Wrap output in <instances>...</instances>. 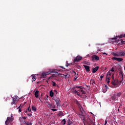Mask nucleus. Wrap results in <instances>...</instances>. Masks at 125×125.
Masks as SVG:
<instances>
[{"label":"nucleus","mask_w":125,"mask_h":125,"mask_svg":"<svg viewBox=\"0 0 125 125\" xmlns=\"http://www.w3.org/2000/svg\"><path fill=\"white\" fill-rule=\"evenodd\" d=\"M45 101H46V100H48L47 98H46V99H45Z\"/></svg>","instance_id":"57"},{"label":"nucleus","mask_w":125,"mask_h":125,"mask_svg":"<svg viewBox=\"0 0 125 125\" xmlns=\"http://www.w3.org/2000/svg\"><path fill=\"white\" fill-rule=\"evenodd\" d=\"M111 75H112V72H110V71H108L106 74V81H107V78H109V77H111Z\"/></svg>","instance_id":"14"},{"label":"nucleus","mask_w":125,"mask_h":125,"mask_svg":"<svg viewBox=\"0 0 125 125\" xmlns=\"http://www.w3.org/2000/svg\"><path fill=\"white\" fill-rule=\"evenodd\" d=\"M111 83L112 85H113V86H111L112 88H116L118 87V81L117 80L113 79L111 81Z\"/></svg>","instance_id":"2"},{"label":"nucleus","mask_w":125,"mask_h":125,"mask_svg":"<svg viewBox=\"0 0 125 125\" xmlns=\"http://www.w3.org/2000/svg\"><path fill=\"white\" fill-rule=\"evenodd\" d=\"M120 75V76L121 75L122 76L121 79H122V80L120 81V83H123V80H124V75H123L122 72H121Z\"/></svg>","instance_id":"22"},{"label":"nucleus","mask_w":125,"mask_h":125,"mask_svg":"<svg viewBox=\"0 0 125 125\" xmlns=\"http://www.w3.org/2000/svg\"><path fill=\"white\" fill-rule=\"evenodd\" d=\"M76 88H81V89H82V86H76Z\"/></svg>","instance_id":"38"},{"label":"nucleus","mask_w":125,"mask_h":125,"mask_svg":"<svg viewBox=\"0 0 125 125\" xmlns=\"http://www.w3.org/2000/svg\"><path fill=\"white\" fill-rule=\"evenodd\" d=\"M62 124L63 125H66V119H63L62 121Z\"/></svg>","instance_id":"19"},{"label":"nucleus","mask_w":125,"mask_h":125,"mask_svg":"<svg viewBox=\"0 0 125 125\" xmlns=\"http://www.w3.org/2000/svg\"><path fill=\"white\" fill-rule=\"evenodd\" d=\"M112 78L113 80H114V74H113L112 75Z\"/></svg>","instance_id":"50"},{"label":"nucleus","mask_w":125,"mask_h":125,"mask_svg":"<svg viewBox=\"0 0 125 125\" xmlns=\"http://www.w3.org/2000/svg\"><path fill=\"white\" fill-rule=\"evenodd\" d=\"M119 44H125V41L122 40L120 41V42H119Z\"/></svg>","instance_id":"29"},{"label":"nucleus","mask_w":125,"mask_h":125,"mask_svg":"<svg viewBox=\"0 0 125 125\" xmlns=\"http://www.w3.org/2000/svg\"><path fill=\"white\" fill-rule=\"evenodd\" d=\"M54 91L56 95H57V94H58V92L57 91V90H55Z\"/></svg>","instance_id":"41"},{"label":"nucleus","mask_w":125,"mask_h":125,"mask_svg":"<svg viewBox=\"0 0 125 125\" xmlns=\"http://www.w3.org/2000/svg\"><path fill=\"white\" fill-rule=\"evenodd\" d=\"M78 91H80L81 92H83V88L81 87V89L80 88V89L78 90Z\"/></svg>","instance_id":"36"},{"label":"nucleus","mask_w":125,"mask_h":125,"mask_svg":"<svg viewBox=\"0 0 125 125\" xmlns=\"http://www.w3.org/2000/svg\"><path fill=\"white\" fill-rule=\"evenodd\" d=\"M51 110H52V111H53V112H55V111H57V109H54V108H53Z\"/></svg>","instance_id":"40"},{"label":"nucleus","mask_w":125,"mask_h":125,"mask_svg":"<svg viewBox=\"0 0 125 125\" xmlns=\"http://www.w3.org/2000/svg\"><path fill=\"white\" fill-rule=\"evenodd\" d=\"M105 87H106V88H107V87H108V86H107V85H105Z\"/></svg>","instance_id":"55"},{"label":"nucleus","mask_w":125,"mask_h":125,"mask_svg":"<svg viewBox=\"0 0 125 125\" xmlns=\"http://www.w3.org/2000/svg\"><path fill=\"white\" fill-rule=\"evenodd\" d=\"M21 104L20 106L18 108L19 109V112H22V110H21V108H20V107H21Z\"/></svg>","instance_id":"37"},{"label":"nucleus","mask_w":125,"mask_h":125,"mask_svg":"<svg viewBox=\"0 0 125 125\" xmlns=\"http://www.w3.org/2000/svg\"><path fill=\"white\" fill-rule=\"evenodd\" d=\"M83 59V57L78 55L73 60V63H76V62H80L81 60Z\"/></svg>","instance_id":"4"},{"label":"nucleus","mask_w":125,"mask_h":125,"mask_svg":"<svg viewBox=\"0 0 125 125\" xmlns=\"http://www.w3.org/2000/svg\"><path fill=\"white\" fill-rule=\"evenodd\" d=\"M98 69H99V66H96V67L93 68L92 73H93V74H95V73H96V72L98 71Z\"/></svg>","instance_id":"10"},{"label":"nucleus","mask_w":125,"mask_h":125,"mask_svg":"<svg viewBox=\"0 0 125 125\" xmlns=\"http://www.w3.org/2000/svg\"><path fill=\"white\" fill-rule=\"evenodd\" d=\"M39 99L40 101H42V100H41V99L40 98H39Z\"/></svg>","instance_id":"58"},{"label":"nucleus","mask_w":125,"mask_h":125,"mask_svg":"<svg viewBox=\"0 0 125 125\" xmlns=\"http://www.w3.org/2000/svg\"><path fill=\"white\" fill-rule=\"evenodd\" d=\"M75 103L78 105V106H81V104H80V103L79 102V101L76 100L75 101Z\"/></svg>","instance_id":"27"},{"label":"nucleus","mask_w":125,"mask_h":125,"mask_svg":"<svg viewBox=\"0 0 125 125\" xmlns=\"http://www.w3.org/2000/svg\"><path fill=\"white\" fill-rule=\"evenodd\" d=\"M84 64L85 65H88V66H90V62L86 61L84 62Z\"/></svg>","instance_id":"21"},{"label":"nucleus","mask_w":125,"mask_h":125,"mask_svg":"<svg viewBox=\"0 0 125 125\" xmlns=\"http://www.w3.org/2000/svg\"><path fill=\"white\" fill-rule=\"evenodd\" d=\"M31 77L33 79V82H35V81H36V80L37 79V78H36V75L33 74V75H31Z\"/></svg>","instance_id":"16"},{"label":"nucleus","mask_w":125,"mask_h":125,"mask_svg":"<svg viewBox=\"0 0 125 125\" xmlns=\"http://www.w3.org/2000/svg\"><path fill=\"white\" fill-rule=\"evenodd\" d=\"M50 78H51V77H49V79H50Z\"/></svg>","instance_id":"62"},{"label":"nucleus","mask_w":125,"mask_h":125,"mask_svg":"<svg viewBox=\"0 0 125 125\" xmlns=\"http://www.w3.org/2000/svg\"><path fill=\"white\" fill-rule=\"evenodd\" d=\"M46 97H47V98H48V96L46 95Z\"/></svg>","instance_id":"60"},{"label":"nucleus","mask_w":125,"mask_h":125,"mask_svg":"<svg viewBox=\"0 0 125 125\" xmlns=\"http://www.w3.org/2000/svg\"><path fill=\"white\" fill-rule=\"evenodd\" d=\"M100 59L99 56L96 55H94L93 56H92V61H99Z\"/></svg>","instance_id":"5"},{"label":"nucleus","mask_w":125,"mask_h":125,"mask_svg":"<svg viewBox=\"0 0 125 125\" xmlns=\"http://www.w3.org/2000/svg\"><path fill=\"white\" fill-rule=\"evenodd\" d=\"M117 37H115V38H111V40H117Z\"/></svg>","instance_id":"42"},{"label":"nucleus","mask_w":125,"mask_h":125,"mask_svg":"<svg viewBox=\"0 0 125 125\" xmlns=\"http://www.w3.org/2000/svg\"><path fill=\"white\" fill-rule=\"evenodd\" d=\"M40 83V82H37V83Z\"/></svg>","instance_id":"63"},{"label":"nucleus","mask_w":125,"mask_h":125,"mask_svg":"<svg viewBox=\"0 0 125 125\" xmlns=\"http://www.w3.org/2000/svg\"><path fill=\"white\" fill-rule=\"evenodd\" d=\"M25 113H27V112H28V110H27V109H26L25 110H24Z\"/></svg>","instance_id":"53"},{"label":"nucleus","mask_w":125,"mask_h":125,"mask_svg":"<svg viewBox=\"0 0 125 125\" xmlns=\"http://www.w3.org/2000/svg\"><path fill=\"white\" fill-rule=\"evenodd\" d=\"M53 95H54V93L52 90H51L50 92V97H53Z\"/></svg>","instance_id":"17"},{"label":"nucleus","mask_w":125,"mask_h":125,"mask_svg":"<svg viewBox=\"0 0 125 125\" xmlns=\"http://www.w3.org/2000/svg\"><path fill=\"white\" fill-rule=\"evenodd\" d=\"M81 118L82 120H83V121H84V120H85V117H84L83 115H82Z\"/></svg>","instance_id":"28"},{"label":"nucleus","mask_w":125,"mask_h":125,"mask_svg":"<svg viewBox=\"0 0 125 125\" xmlns=\"http://www.w3.org/2000/svg\"><path fill=\"white\" fill-rule=\"evenodd\" d=\"M53 84L52 85L53 86H56V83L53 81H52Z\"/></svg>","instance_id":"35"},{"label":"nucleus","mask_w":125,"mask_h":125,"mask_svg":"<svg viewBox=\"0 0 125 125\" xmlns=\"http://www.w3.org/2000/svg\"><path fill=\"white\" fill-rule=\"evenodd\" d=\"M27 110H28V112H32V109H31V108H30V105L28 107Z\"/></svg>","instance_id":"34"},{"label":"nucleus","mask_w":125,"mask_h":125,"mask_svg":"<svg viewBox=\"0 0 125 125\" xmlns=\"http://www.w3.org/2000/svg\"><path fill=\"white\" fill-rule=\"evenodd\" d=\"M83 94H85V93L84 91L83 90V92H82Z\"/></svg>","instance_id":"51"},{"label":"nucleus","mask_w":125,"mask_h":125,"mask_svg":"<svg viewBox=\"0 0 125 125\" xmlns=\"http://www.w3.org/2000/svg\"><path fill=\"white\" fill-rule=\"evenodd\" d=\"M103 54H105L106 55H107V54L106 53H103Z\"/></svg>","instance_id":"54"},{"label":"nucleus","mask_w":125,"mask_h":125,"mask_svg":"<svg viewBox=\"0 0 125 125\" xmlns=\"http://www.w3.org/2000/svg\"><path fill=\"white\" fill-rule=\"evenodd\" d=\"M58 116H59V117H62L64 116V113L62 112V111H60L58 112Z\"/></svg>","instance_id":"13"},{"label":"nucleus","mask_w":125,"mask_h":125,"mask_svg":"<svg viewBox=\"0 0 125 125\" xmlns=\"http://www.w3.org/2000/svg\"><path fill=\"white\" fill-rule=\"evenodd\" d=\"M104 125H107V121H105Z\"/></svg>","instance_id":"47"},{"label":"nucleus","mask_w":125,"mask_h":125,"mask_svg":"<svg viewBox=\"0 0 125 125\" xmlns=\"http://www.w3.org/2000/svg\"><path fill=\"white\" fill-rule=\"evenodd\" d=\"M121 95H122V93L119 92L116 94V97L118 96V97H120V96H121Z\"/></svg>","instance_id":"30"},{"label":"nucleus","mask_w":125,"mask_h":125,"mask_svg":"<svg viewBox=\"0 0 125 125\" xmlns=\"http://www.w3.org/2000/svg\"><path fill=\"white\" fill-rule=\"evenodd\" d=\"M77 79H78V77L75 76L74 78V81H76V80H77Z\"/></svg>","instance_id":"46"},{"label":"nucleus","mask_w":125,"mask_h":125,"mask_svg":"<svg viewBox=\"0 0 125 125\" xmlns=\"http://www.w3.org/2000/svg\"><path fill=\"white\" fill-rule=\"evenodd\" d=\"M112 60H116V61H118V58H116V57H113L112 58Z\"/></svg>","instance_id":"33"},{"label":"nucleus","mask_w":125,"mask_h":125,"mask_svg":"<svg viewBox=\"0 0 125 125\" xmlns=\"http://www.w3.org/2000/svg\"><path fill=\"white\" fill-rule=\"evenodd\" d=\"M59 75H61L62 74L61 73H60Z\"/></svg>","instance_id":"59"},{"label":"nucleus","mask_w":125,"mask_h":125,"mask_svg":"<svg viewBox=\"0 0 125 125\" xmlns=\"http://www.w3.org/2000/svg\"><path fill=\"white\" fill-rule=\"evenodd\" d=\"M124 37H125V34H121L120 36H118V37L119 38V39H122V38H124Z\"/></svg>","instance_id":"26"},{"label":"nucleus","mask_w":125,"mask_h":125,"mask_svg":"<svg viewBox=\"0 0 125 125\" xmlns=\"http://www.w3.org/2000/svg\"><path fill=\"white\" fill-rule=\"evenodd\" d=\"M79 106V108H80V111L82 114L83 113V111H82V110L83 109V106H82V105H81V106Z\"/></svg>","instance_id":"25"},{"label":"nucleus","mask_w":125,"mask_h":125,"mask_svg":"<svg viewBox=\"0 0 125 125\" xmlns=\"http://www.w3.org/2000/svg\"><path fill=\"white\" fill-rule=\"evenodd\" d=\"M100 78H101V81H102V79L104 78V75H101Z\"/></svg>","instance_id":"39"},{"label":"nucleus","mask_w":125,"mask_h":125,"mask_svg":"<svg viewBox=\"0 0 125 125\" xmlns=\"http://www.w3.org/2000/svg\"><path fill=\"white\" fill-rule=\"evenodd\" d=\"M107 83L108 85H109V84H110V76H108V77H107Z\"/></svg>","instance_id":"24"},{"label":"nucleus","mask_w":125,"mask_h":125,"mask_svg":"<svg viewBox=\"0 0 125 125\" xmlns=\"http://www.w3.org/2000/svg\"><path fill=\"white\" fill-rule=\"evenodd\" d=\"M22 119L23 120H26L27 119V117H22Z\"/></svg>","instance_id":"45"},{"label":"nucleus","mask_w":125,"mask_h":125,"mask_svg":"<svg viewBox=\"0 0 125 125\" xmlns=\"http://www.w3.org/2000/svg\"><path fill=\"white\" fill-rule=\"evenodd\" d=\"M74 93H75V94H76L77 95L80 96V94H79L80 93H79V92H78V91H77V90H74Z\"/></svg>","instance_id":"31"},{"label":"nucleus","mask_w":125,"mask_h":125,"mask_svg":"<svg viewBox=\"0 0 125 125\" xmlns=\"http://www.w3.org/2000/svg\"><path fill=\"white\" fill-rule=\"evenodd\" d=\"M50 74V72H42L41 75L42 78H45L47 76V75H49Z\"/></svg>","instance_id":"8"},{"label":"nucleus","mask_w":125,"mask_h":125,"mask_svg":"<svg viewBox=\"0 0 125 125\" xmlns=\"http://www.w3.org/2000/svg\"><path fill=\"white\" fill-rule=\"evenodd\" d=\"M111 99L112 100H117V95L112 94L111 95Z\"/></svg>","instance_id":"12"},{"label":"nucleus","mask_w":125,"mask_h":125,"mask_svg":"<svg viewBox=\"0 0 125 125\" xmlns=\"http://www.w3.org/2000/svg\"><path fill=\"white\" fill-rule=\"evenodd\" d=\"M18 102V100H17V97L16 96H14L13 97V102H11V105H14L16 104V103Z\"/></svg>","instance_id":"6"},{"label":"nucleus","mask_w":125,"mask_h":125,"mask_svg":"<svg viewBox=\"0 0 125 125\" xmlns=\"http://www.w3.org/2000/svg\"><path fill=\"white\" fill-rule=\"evenodd\" d=\"M73 124V122L70 120V119H68L67 121V125H71Z\"/></svg>","instance_id":"18"},{"label":"nucleus","mask_w":125,"mask_h":125,"mask_svg":"<svg viewBox=\"0 0 125 125\" xmlns=\"http://www.w3.org/2000/svg\"><path fill=\"white\" fill-rule=\"evenodd\" d=\"M113 55L114 56H116L117 57H122L123 56H125V52L121 51L116 53H113Z\"/></svg>","instance_id":"1"},{"label":"nucleus","mask_w":125,"mask_h":125,"mask_svg":"<svg viewBox=\"0 0 125 125\" xmlns=\"http://www.w3.org/2000/svg\"><path fill=\"white\" fill-rule=\"evenodd\" d=\"M24 124L26 125H33V122H28V121H24Z\"/></svg>","instance_id":"11"},{"label":"nucleus","mask_w":125,"mask_h":125,"mask_svg":"<svg viewBox=\"0 0 125 125\" xmlns=\"http://www.w3.org/2000/svg\"><path fill=\"white\" fill-rule=\"evenodd\" d=\"M32 111H33V112H36V111H37V108L33 105L32 106Z\"/></svg>","instance_id":"20"},{"label":"nucleus","mask_w":125,"mask_h":125,"mask_svg":"<svg viewBox=\"0 0 125 125\" xmlns=\"http://www.w3.org/2000/svg\"><path fill=\"white\" fill-rule=\"evenodd\" d=\"M27 115L28 116V117H32L31 114H28Z\"/></svg>","instance_id":"43"},{"label":"nucleus","mask_w":125,"mask_h":125,"mask_svg":"<svg viewBox=\"0 0 125 125\" xmlns=\"http://www.w3.org/2000/svg\"><path fill=\"white\" fill-rule=\"evenodd\" d=\"M62 77H67V75H62Z\"/></svg>","instance_id":"52"},{"label":"nucleus","mask_w":125,"mask_h":125,"mask_svg":"<svg viewBox=\"0 0 125 125\" xmlns=\"http://www.w3.org/2000/svg\"><path fill=\"white\" fill-rule=\"evenodd\" d=\"M39 90H36L34 93L35 96L36 98H38L39 97Z\"/></svg>","instance_id":"15"},{"label":"nucleus","mask_w":125,"mask_h":125,"mask_svg":"<svg viewBox=\"0 0 125 125\" xmlns=\"http://www.w3.org/2000/svg\"><path fill=\"white\" fill-rule=\"evenodd\" d=\"M93 125H95V123H93Z\"/></svg>","instance_id":"61"},{"label":"nucleus","mask_w":125,"mask_h":125,"mask_svg":"<svg viewBox=\"0 0 125 125\" xmlns=\"http://www.w3.org/2000/svg\"><path fill=\"white\" fill-rule=\"evenodd\" d=\"M14 118L13 116H11L10 117H7V120L5 122L6 125H8L9 123H12L13 122Z\"/></svg>","instance_id":"3"},{"label":"nucleus","mask_w":125,"mask_h":125,"mask_svg":"<svg viewBox=\"0 0 125 125\" xmlns=\"http://www.w3.org/2000/svg\"><path fill=\"white\" fill-rule=\"evenodd\" d=\"M109 71L110 72H115V68L112 67L111 69Z\"/></svg>","instance_id":"32"},{"label":"nucleus","mask_w":125,"mask_h":125,"mask_svg":"<svg viewBox=\"0 0 125 125\" xmlns=\"http://www.w3.org/2000/svg\"><path fill=\"white\" fill-rule=\"evenodd\" d=\"M91 114H92V115L93 113H92V112H91Z\"/></svg>","instance_id":"64"},{"label":"nucleus","mask_w":125,"mask_h":125,"mask_svg":"<svg viewBox=\"0 0 125 125\" xmlns=\"http://www.w3.org/2000/svg\"><path fill=\"white\" fill-rule=\"evenodd\" d=\"M73 73H74V74H75V75H78V74H76V72H75V71L73 72Z\"/></svg>","instance_id":"56"},{"label":"nucleus","mask_w":125,"mask_h":125,"mask_svg":"<svg viewBox=\"0 0 125 125\" xmlns=\"http://www.w3.org/2000/svg\"><path fill=\"white\" fill-rule=\"evenodd\" d=\"M120 42V40H116V41H115V42H117V43H118V42Z\"/></svg>","instance_id":"48"},{"label":"nucleus","mask_w":125,"mask_h":125,"mask_svg":"<svg viewBox=\"0 0 125 125\" xmlns=\"http://www.w3.org/2000/svg\"><path fill=\"white\" fill-rule=\"evenodd\" d=\"M69 65H70V64L67 63L66 64H65V66H66V67H68V66H69Z\"/></svg>","instance_id":"44"},{"label":"nucleus","mask_w":125,"mask_h":125,"mask_svg":"<svg viewBox=\"0 0 125 125\" xmlns=\"http://www.w3.org/2000/svg\"><path fill=\"white\" fill-rule=\"evenodd\" d=\"M123 60H124V59H123L122 58H118V59H117V61L118 62H122V61H123Z\"/></svg>","instance_id":"23"},{"label":"nucleus","mask_w":125,"mask_h":125,"mask_svg":"<svg viewBox=\"0 0 125 125\" xmlns=\"http://www.w3.org/2000/svg\"><path fill=\"white\" fill-rule=\"evenodd\" d=\"M83 67H84L86 72H87L88 73L90 72V67L89 66L83 65Z\"/></svg>","instance_id":"9"},{"label":"nucleus","mask_w":125,"mask_h":125,"mask_svg":"<svg viewBox=\"0 0 125 125\" xmlns=\"http://www.w3.org/2000/svg\"><path fill=\"white\" fill-rule=\"evenodd\" d=\"M54 100H55L57 106H60V102H61V101L60 100V99H58V98L56 99H54Z\"/></svg>","instance_id":"7"},{"label":"nucleus","mask_w":125,"mask_h":125,"mask_svg":"<svg viewBox=\"0 0 125 125\" xmlns=\"http://www.w3.org/2000/svg\"><path fill=\"white\" fill-rule=\"evenodd\" d=\"M60 68H62V69H63L64 70H65V68H64V67L63 66H60Z\"/></svg>","instance_id":"49"}]
</instances>
